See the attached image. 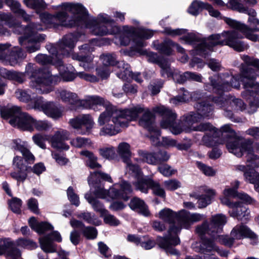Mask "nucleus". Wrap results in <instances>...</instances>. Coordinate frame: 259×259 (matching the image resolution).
Instances as JSON below:
<instances>
[{"mask_svg":"<svg viewBox=\"0 0 259 259\" xmlns=\"http://www.w3.org/2000/svg\"><path fill=\"white\" fill-rule=\"evenodd\" d=\"M25 74L30 79V87L39 94H47L52 92L54 88L51 84L60 80L58 76L52 75L49 71L36 68L31 63L26 65L24 73L10 71L0 67L1 76L20 83L25 80Z\"/></svg>","mask_w":259,"mask_h":259,"instance_id":"5","label":"nucleus"},{"mask_svg":"<svg viewBox=\"0 0 259 259\" xmlns=\"http://www.w3.org/2000/svg\"><path fill=\"white\" fill-rule=\"evenodd\" d=\"M22 203V200L17 197H13L9 201V207L14 212L16 213H20Z\"/></svg>","mask_w":259,"mask_h":259,"instance_id":"60","label":"nucleus"},{"mask_svg":"<svg viewBox=\"0 0 259 259\" xmlns=\"http://www.w3.org/2000/svg\"><path fill=\"white\" fill-rule=\"evenodd\" d=\"M138 154L143 158V160L147 163L153 165L158 164L156 153H150L143 150H139L138 151Z\"/></svg>","mask_w":259,"mask_h":259,"instance_id":"52","label":"nucleus"},{"mask_svg":"<svg viewBox=\"0 0 259 259\" xmlns=\"http://www.w3.org/2000/svg\"><path fill=\"white\" fill-rule=\"evenodd\" d=\"M248 237L254 240L253 244L257 242L256 235L252 232L246 226L242 224L236 225L233 228L230 233V236H218V241L226 246L231 247L235 240H240Z\"/></svg>","mask_w":259,"mask_h":259,"instance_id":"13","label":"nucleus"},{"mask_svg":"<svg viewBox=\"0 0 259 259\" xmlns=\"http://www.w3.org/2000/svg\"><path fill=\"white\" fill-rule=\"evenodd\" d=\"M82 108L98 110V106L105 108V110L99 116L98 124L101 128L99 131L101 136H113L121 132L122 128H126L130 120L137 117V112L141 108L137 107L133 109L117 108L103 97L97 95L86 97Z\"/></svg>","mask_w":259,"mask_h":259,"instance_id":"3","label":"nucleus"},{"mask_svg":"<svg viewBox=\"0 0 259 259\" xmlns=\"http://www.w3.org/2000/svg\"><path fill=\"white\" fill-rule=\"evenodd\" d=\"M62 58H58L57 63L58 70L62 79L65 81H71L77 76V73L74 72V68L73 66L69 65L65 66L62 61Z\"/></svg>","mask_w":259,"mask_h":259,"instance_id":"34","label":"nucleus"},{"mask_svg":"<svg viewBox=\"0 0 259 259\" xmlns=\"http://www.w3.org/2000/svg\"><path fill=\"white\" fill-rule=\"evenodd\" d=\"M118 153L123 158L124 162H126V159L131 156L130 145L125 142H123L119 144L118 146Z\"/></svg>","mask_w":259,"mask_h":259,"instance_id":"53","label":"nucleus"},{"mask_svg":"<svg viewBox=\"0 0 259 259\" xmlns=\"http://www.w3.org/2000/svg\"><path fill=\"white\" fill-rule=\"evenodd\" d=\"M224 21L235 30L225 31L220 34H214L206 38H202L199 34L189 33L180 38L185 43L195 46L197 54L206 55L211 51L214 46H228L238 52H242L248 48V46L240 40L243 36L253 41H259V35L253 32L259 31V21L253 28L230 18L225 17Z\"/></svg>","mask_w":259,"mask_h":259,"instance_id":"2","label":"nucleus"},{"mask_svg":"<svg viewBox=\"0 0 259 259\" xmlns=\"http://www.w3.org/2000/svg\"><path fill=\"white\" fill-rule=\"evenodd\" d=\"M2 118L9 119V123L23 131L32 132L34 130L33 122L34 118L26 112H22L21 108L13 106L6 109L2 112Z\"/></svg>","mask_w":259,"mask_h":259,"instance_id":"11","label":"nucleus"},{"mask_svg":"<svg viewBox=\"0 0 259 259\" xmlns=\"http://www.w3.org/2000/svg\"><path fill=\"white\" fill-rule=\"evenodd\" d=\"M154 48L162 54L169 55L172 52V47H174L175 42L170 39H165L159 43L155 41L153 43Z\"/></svg>","mask_w":259,"mask_h":259,"instance_id":"42","label":"nucleus"},{"mask_svg":"<svg viewBox=\"0 0 259 259\" xmlns=\"http://www.w3.org/2000/svg\"><path fill=\"white\" fill-rule=\"evenodd\" d=\"M206 3H202L200 1H193L188 9L189 13L192 15H197L200 10L205 9Z\"/></svg>","mask_w":259,"mask_h":259,"instance_id":"55","label":"nucleus"},{"mask_svg":"<svg viewBox=\"0 0 259 259\" xmlns=\"http://www.w3.org/2000/svg\"><path fill=\"white\" fill-rule=\"evenodd\" d=\"M84 198L92 206L95 211L100 213L101 217L103 216L104 213L107 212V210L105 209L103 204L100 201L92 197L90 193L85 194Z\"/></svg>","mask_w":259,"mask_h":259,"instance_id":"45","label":"nucleus"},{"mask_svg":"<svg viewBox=\"0 0 259 259\" xmlns=\"http://www.w3.org/2000/svg\"><path fill=\"white\" fill-rule=\"evenodd\" d=\"M253 142L250 139H244L241 137L230 141L226 143L228 151L240 157L243 154H246V162L249 169H253L259 166V156L254 154Z\"/></svg>","mask_w":259,"mask_h":259,"instance_id":"9","label":"nucleus"},{"mask_svg":"<svg viewBox=\"0 0 259 259\" xmlns=\"http://www.w3.org/2000/svg\"><path fill=\"white\" fill-rule=\"evenodd\" d=\"M242 60L245 64H242L239 75L230 76L228 74L218 75V94L228 92L232 88L238 89L240 80L242 82L244 92V98L249 100L251 106L259 107V83L255 81L259 75V60L243 56Z\"/></svg>","mask_w":259,"mask_h":259,"instance_id":"4","label":"nucleus"},{"mask_svg":"<svg viewBox=\"0 0 259 259\" xmlns=\"http://www.w3.org/2000/svg\"><path fill=\"white\" fill-rule=\"evenodd\" d=\"M53 241L59 242L62 241L61 236L58 231H53L51 234L39 239L41 248L47 253L55 252L56 246Z\"/></svg>","mask_w":259,"mask_h":259,"instance_id":"23","label":"nucleus"},{"mask_svg":"<svg viewBox=\"0 0 259 259\" xmlns=\"http://www.w3.org/2000/svg\"><path fill=\"white\" fill-rule=\"evenodd\" d=\"M29 224L33 230L39 234L44 233L45 232L53 229V227L48 223L37 222L34 217H31L29 219Z\"/></svg>","mask_w":259,"mask_h":259,"instance_id":"41","label":"nucleus"},{"mask_svg":"<svg viewBox=\"0 0 259 259\" xmlns=\"http://www.w3.org/2000/svg\"><path fill=\"white\" fill-rule=\"evenodd\" d=\"M152 111L162 116L160 123L161 127L168 128L174 135H179L182 132H204L212 128L209 122H203L194 126L193 124L198 122V116L197 114H187L183 116L182 122L177 123L175 122L177 114L172 110L160 105L154 107Z\"/></svg>","mask_w":259,"mask_h":259,"instance_id":"6","label":"nucleus"},{"mask_svg":"<svg viewBox=\"0 0 259 259\" xmlns=\"http://www.w3.org/2000/svg\"><path fill=\"white\" fill-rule=\"evenodd\" d=\"M34 109L42 111L48 116L54 119H58L62 116L63 110L61 107L54 102L44 101L43 98L40 96L35 101Z\"/></svg>","mask_w":259,"mask_h":259,"instance_id":"17","label":"nucleus"},{"mask_svg":"<svg viewBox=\"0 0 259 259\" xmlns=\"http://www.w3.org/2000/svg\"><path fill=\"white\" fill-rule=\"evenodd\" d=\"M135 32L136 39L135 40V45L132 46L133 50L140 55H145L149 61L154 62L156 60V54L153 52H148L143 49L147 45L144 39L150 38L153 35V31L143 28H135Z\"/></svg>","mask_w":259,"mask_h":259,"instance_id":"15","label":"nucleus"},{"mask_svg":"<svg viewBox=\"0 0 259 259\" xmlns=\"http://www.w3.org/2000/svg\"><path fill=\"white\" fill-rule=\"evenodd\" d=\"M78 33L68 34L64 36L57 47L56 51L59 56H68L75 46V44L78 40Z\"/></svg>","mask_w":259,"mask_h":259,"instance_id":"20","label":"nucleus"},{"mask_svg":"<svg viewBox=\"0 0 259 259\" xmlns=\"http://www.w3.org/2000/svg\"><path fill=\"white\" fill-rule=\"evenodd\" d=\"M126 170L132 176L136 179V181L133 182L136 189L138 190V187L136 185L137 183L139 182L140 185H142L144 181L146 180L147 178L144 177L141 168L137 164L133 163L131 160L126 159Z\"/></svg>","mask_w":259,"mask_h":259,"instance_id":"29","label":"nucleus"},{"mask_svg":"<svg viewBox=\"0 0 259 259\" xmlns=\"http://www.w3.org/2000/svg\"><path fill=\"white\" fill-rule=\"evenodd\" d=\"M80 154L88 158L86 162V165L92 169H99L101 165L97 160L98 158L92 152L88 150H83L80 152Z\"/></svg>","mask_w":259,"mask_h":259,"instance_id":"44","label":"nucleus"},{"mask_svg":"<svg viewBox=\"0 0 259 259\" xmlns=\"http://www.w3.org/2000/svg\"><path fill=\"white\" fill-rule=\"evenodd\" d=\"M69 133L66 130H60L57 131L51 139L52 146L55 148L68 150L69 146L64 143L68 139Z\"/></svg>","mask_w":259,"mask_h":259,"instance_id":"28","label":"nucleus"},{"mask_svg":"<svg viewBox=\"0 0 259 259\" xmlns=\"http://www.w3.org/2000/svg\"><path fill=\"white\" fill-rule=\"evenodd\" d=\"M99 153L101 156L106 159H113L116 157L115 149L112 146L100 148Z\"/></svg>","mask_w":259,"mask_h":259,"instance_id":"58","label":"nucleus"},{"mask_svg":"<svg viewBox=\"0 0 259 259\" xmlns=\"http://www.w3.org/2000/svg\"><path fill=\"white\" fill-rule=\"evenodd\" d=\"M15 95L17 98L21 102L27 103L30 101H33L34 107L35 101L39 97H35L34 94H32L31 91L28 89H18L15 92Z\"/></svg>","mask_w":259,"mask_h":259,"instance_id":"43","label":"nucleus"},{"mask_svg":"<svg viewBox=\"0 0 259 259\" xmlns=\"http://www.w3.org/2000/svg\"><path fill=\"white\" fill-rule=\"evenodd\" d=\"M183 93L182 95H178L171 98L169 100L170 103L176 106L180 104L187 102L189 100V97L190 96L189 93L187 91L184 90V89H183Z\"/></svg>","mask_w":259,"mask_h":259,"instance_id":"57","label":"nucleus"},{"mask_svg":"<svg viewBox=\"0 0 259 259\" xmlns=\"http://www.w3.org/2000/svg\"><path fill=\"white\" fill-rule=\"evenodd\" d=\"M100 59L105 66L117 65V68L119 69V72H120V70L122 69V67L120 68L118 67V63H120V62L117 61L116 56L114 54H103L100 56ZM121 62V61H120V62Z\"/></svg>","mask_w":259,"mask_h":259,"instance_id":"51","label":"nucleus"},{"mask_svg":"<svg viewBox=\"0 0 259 259\" xmlns=\"http://www.w3.org/2000/svg\"><path fill=\"white\" fill-rule=\"evenodd\" d=\"M56 48L54 47H51L49 49V52L52 54V56H49L45 54H39L35 57V61L42 65H47L52 64L57 66L58 58H62L61 57L57 52Z\"/></svg>","mask_w":259,"mask_h":259,"instance_id":"33","label":"nucleus"},{"mask_svg":"<svg viewBox=\"0 0 259 259\" xmlns=\"http://www.w3.org/2000/svg\"><path fill=\"white\" fill-rule=\"evenodd\" d=\"M62 11L56 15L44 13L41 16L42 21L47 24L66 27L84 26L90 29L95 35L104 36L119 33L120 44L127 46L133 39H136L135 28L123 26L122 28L115 24L113 19L106 14H101L96 19H90L87 10L81 4L65 3L58 6Z\"/></svg>","mask_w":259,"mask_h":259,"instance_id":"1","label":"nucleus"},{"mask_svg":"<svg viewBox=\"0 0 259 259\" xmlns=\"http://www.w3.org/2000/svg\"><path fill=\"white\" fill-rule=\"evenodd\" d=\"M245 0H231V7L232 9L236 10L239 12L247 13L250 17L248 18V22L250 23L251 26V28H253L255 25H256L258 22V20L256 19L255 16L256 12L253 9L248 10L242 4V2Z\"/></svg>","mask_w":259,"mask_h":259,"instance_id":"27","label":"nucleus"},{"mask_svg":"<svg viewBox=\"0 0 259 259\" xmlns=\"http://www.w3.org/2000/svg\"><path fill=\"white\" fill-rule=\"evenodd\" d=\"M97 177H101L102 179L108 182H112V179L108 174L102 172L101 171H97L91 173L88 178V183L89 185L93 184L94 182L96 181Z\"/></svg>","mask_w":259,"mask_h":259,"instance_id":"56","label":"nucleus"},{"mask_svg":"<svg viewBox=\"0 0 259 259\" xmlns=\"http://www.w3.org/2000/svg\"><path fill=\"white\" fill-rule=\"evenodd\" d=\"M204 191L206 194L200 196L198 200V207L200 208H204L210 204L212 197L215 194V191L212 189H206Z\"/></svg>","mask_w":259,"mask_h":259,"instance_id":"46","label":"nucleus"},{"mask_svg":"<svg viewBox=\"0 0 259 259\" xmlns=\"http://www.w3.org/2000/svg\"><path fill=\"white\" fill-rule=\"evenodd\" d=\"M227 222V217L223 214L213 215L210 218L209 223L205 221L201 225L197 226L196 228V232L201 236L207 234L214 236L215 234L222 231L223 227Z\"/></svg>","mask_w":259,"mask_h":259,"instance_id":"14","label":"nucleus"},{"mask_svg":"<svg viewBox=\"0 0 259 259\" xmlns=\"http://www.w3.org/2000/svg\"><path fill=\"white\" fill-rule=\"evenodd\" d=\"M2 18L9 23L10 27H14L13 31L15 33H23L25 35V36L19 38V42L21 46H25L27 52L32 53L39 50V43L45 40L46 35L38 34L34 38L28 39L27 37L35 34L38 31L42 30V28L40 25L30 23L24 28L19 22H14V18L10 14L4 15Z\"/></svg>","mask_w":259,"mask_h":259,"instance_id":"8","label":"nucleus"},{"mask_svg":"<svg viewBox=\"0 0 259 259\" xmlns=\"http://www.w3.org/2000/svg\"><path fill=\"white\" fill-rule=\"evenodd\" d=\"M159 218L169 225L168 234L163 237H157L156 243L161 248L163 249L167 253L172 255H179V252L174 248L180 243L178 233L181 231V227L176 224V220L179 221V213L177 214L169 208H164L159 212Z\"/></svg>","mask_w":259,"mask_h":259,"instance_id":"7","label":"nucleus"},{"mask_svg":"<svg viewBox=\"0 0 259 259\" xmlns=\"http://www.w3.org/2000/svg\"><path fill=\"white\" fill-rule=\"evenodd\" d=\"M90 186L91 190L94 188L93 193L96 197L106 199L107 200L121 199L127 201L130 197V195L133 192L131 184L125 181H122L118 184L113 185L108 190H105L101 185L96 184L95 181L94 182L93 184Z\"/></svg>","mask_w":259,"mask_h":259,"instance_id":"10","label":"nucleus"},{"mask_svg":"<svg viewBox=\"0 0 259 259\" xmlns=\"http://www.w3.org/2000/svg\"><path fill=\"white\" fill-rule=\"evenodd\" d=\"M161 68V74L163 77L168 78L173 76L175 73H179L177 71H173L170 67L169 63L165 60H162L159 62Z\"/></svg>","mask_w":259,"mask_h":259,"instance_id":"49","label":"nucleus"},{"mask_svg":"<svg viewBox=\"0 0 259 259\" xmlns=\"http://www.w3.org/2000/svg\"><path fill=\"white\" fill-rule=\"evenodd\" d=\"M12 148L20 151L25 159V161L29 163L33 162L35 159L34 155L27 149V144L20 139L13 140L11 143Z\"/></svg>","mask_w":259,"mask_h":259,"instance_id":"31","label":"nucleus"},{"mask_svg":"<svg viewBox=\"0 0 259 259\" xmlns=\"http://www.w3.org/2000/svg\"><path fill=\"white\" fill-rule=\"evenodd\" d=\"M137 107H140L141 108V110L138 112H137V117L134 118V119H132L130 121L129 123L131 121H134L136 120L139 114L144 112L142 116L141 117V118L139 120V124L141 126H143L144 128H148L149 130L150 129L151 126L153 124V120H154V115L151 113V112L150 111V110L148 108L144 109L143 107L140 105L136 106L135 107H133L130 108H125V109H133L135 108H136Z\"/></svg>","mask_w":259,"mask_h":259,"instance_id":"30","label":"nucleus"},{"mask_svg":"<svg viewBox=\"0 0 259 259\" xmlns=\"http://www.w3.org/2000/svg\"><path fill=\"white\" fill-rule=\"evenodd\" d=\"M173 79L178 83H183L187 80H193L197 82L202 81L201 74L190 71H186L182 74L175 73L173 76Z\"/></svg>","mask_w":259,"mask_h":259,"instance_id":"37","label":"nucleus"},{"mask_svg":"<svg viewBox=\"0 0 259 259\" xmlns=\"http://www.w3.org/2000/svg\"><path fill=\"white\" fill-rule=\"evenodd\" d=\"M165 189L169 191L175 190L181 186V183L176 179H170L163 182Z\"/></svg>","mask_w":259,"mask_h":259,"instance_id":"64","label":"nucleus"},{"mask_svg":"<svg viewBox=\"0 0 259 259\" xmlns=\"http://www.w3.org/2000/svg\"><path fill=\"white\" fill-rule=\"evenodd\" d=\"M202 247L206 251L210 252L212 250L217 251L218 253L222 256H227L228 252L225 251L220 250L214 242L210 239H204L202 241Z\"/></svg>","mask_w":259,"mask_h":259,"instance_id":"50","label":"nucleus"},{"mask_svg":"<svg viewBox=\"0 0 259 259\" xmlns=\"http://www.w3.org/2000/svg\"><path fill=\"white\" fill-rule=\"evenodd\" d=\"M236 204L233 207H229L232 210L229 211L230 214L232 217H236L239 220H241L243 218L247 217L250 211L245 206H244L240 202L237 201L234 203Z\"/></svg>","mask_w":259,"mask_h":259,"instance_id":"38","label":"nucleus"},{"mask_svg":"<svg viewBox=\"0 0 259 259\" xmlns=\"http://www.w3.org/2000/svg\"><path fill=\"white\" fill-rule=\"evenodd\" d=\"M81 126L84 125L85 130H79L78 133L80 135H86L89 133L94 125L93 117L90 114H82L80 115Z\"/></svg>","mask_w":259,"mask_h":259,"instance_id":"47","label":"nucleus"},{"mask_svg":"<svg viewBox=\"0 0 259 259\" xmlns=\"http://www.w3.org/2000/svg\"><path fill=\"white\" fill-rule=\"evenodd\" d=\"M70 144L75 148H81L90 146L91 142L88 138L77 137L72 139L70 141Z\"/></svg>","mask_w":259,"mask_h":259,"instance_id":"54","label":"nucleus"},{"mask_svg":"<svg viewBox=\"0 0 259 259\" xmlns=\"http://www.w3.org/2000/svg\"><path fill=\"white\" fill-rule=\"evenodd\" d=\"M197 167L207 176H213L215 174V171L212 167L207 166L204 163L197 161L196 162Z\"/></svg>","mask_w":259,"mask_h":259,"instance_id":"63","label":"nucleus"},{"mask_svg":"<svg viewBox=\"0 0 259 259\" xmlns=\"http://www.w3.org/2000/svg\"><path fill=\"white\" fill-rule=\"evenodd\" d=\"M13 163V165L19 169V171L11 172V176L16 180L18 182H23L27 177V173H29L30 167L26 165L24 163L23 159L18 156L14 157Z\"/></svg>","mask_w":259,"mask_h":259,"instance_id":"22","label":"nucleus"},{"mask_svg":"<svg viewBox=\"0 0 259 259\" xmlns=\"http://www.w3.org/2000/svg\"><path fill=\"white\" fill-rule=\"evenodd\" d=\"M196 113L191 112L188 114H197L198 116V122L202 117L209 118L212 114L213 107L209 103L205 102H198L196 104Z\"/></svg>","mask_w":259,"mask_h":259,"instance_id":"36","label":"nucleus"},{"mask_svg":"<svg viewBox=\"0 0 259 259\" xmlns=\"http://www.w3.org/2000/svg\"><path fill=\"white\" fill-rule=\"evenodd\" d=\"M245 180L254 185L255 190L259 192V174L253 169H249L244 174Z\"/></svg>","mask_w":259,"mask_h":259,"instance_id":"48","label":"nucleus"},{"mask_svg":"<svg viewBox=\"0 0 259 259\" xmlns=\"http://www.w3.org/2000/svg\"><path fill=\"white\" fill-rule=\"evenodd\" d=\"M118 66L119 68L122 67V69L120 70V72L117 73V75L119 78H121L123 80H126L130 78H132L138 82L140 83L142 81L140 73H133L130 70V67L128 64L125 63L124 61H122L118 63Z\"/></svg>","mask_w":259,"mask_h":259,"instance_id":"32","label":"nucleus"},{"mask_svg":"<svg viewBox=\"0 0 259 259\" xmlns=\"http://www.w3.org/2000/svg\"><path fill=\"white\" fill-rule=\"evenodd\" d=\"M26 57V54L21 49L15 48L7 54L4 62L12 66L19 64Z\"/></svg>","mask_w":259,"mask_h":259,"instance_id":"35","label":"nucleus"},{"mask_svg":"<svg viewBox=\"0 0 259 259\" xmlns=\"http://www.w3.org/2000/svg\"><path fill=\"white\" fill-rule=\"evenodd\" d=\"M215 100V103L222 106L227 107L225 109L224 115L226 117L230 119L234 122H239V120L235 119L233 117L231 110L243 111L246 108V105L239 99H233L223 101L222 97H220L218 100Z\"/></svg>","mask_w":259,"mask_h":259,"instance_id":"19","label":"nucleus"},{"mask_svg":"<svg viewBox=\"0 0 259 259\" xmlns=\"http://www.w3.org/2000/svg\"><path fill=\"white\" fill-rule=\"evenodd\" d=\"M78 218H82L87 223L90 224L99 226L101 224V222L95 218L94 214H92L90 212H85L81 213L77 216Z\"/></svg>","mask_w":259,"mask_h":259,"instance_id":"59","label":"nucleus"},{"mask_svg":"<svg viewBox=\"0 0 259 259\" xmlns=\"http://www.w3.org/2000/svg\"><path fill=\"white\" fill-rule=\"evenodd\" d=\"M142 185H140L139 182L136 183L138 190L142 193H147L149 188L152 190L153 193L158 196L164 197L165 193L164 189L161 187L159 183L153 181L152 179L147 178L144 180Z\"/></svg>","mask_w":259,"mask_h":259,"instance_id":"24","label":"nucleus"},{"mask_svg":"<svg viewBox=\"0 0 259 259\" xmlns=\"http://www.w3.org/2000/svg\"><path fill=\"white\" fill-rule=\"evenodd\" d=\"M230 198H238L248 204L252 203L254 200L248 195L244 193H238L234 189L226 186L223 192V196L220 197L221 203L228 207H233L236 204L232 202Z\"/></svg>","mask_w":259,"mask_h":259,"instance_id":"18","label":"nucleus"},{"mask_svg":"<svg viewBox=\"0 0 259 259\" xmlns=\"http://www.w3.org/2000/svg\"><path fill=\"white\" fill-rule=\"evenodd\" d=\"M96 42V39H93L89 43L78 47L79 53H73L71 55L72 59L78 61L79 65L87 71H91L95 67L93 61L94 56L90 53L95 50V44Z\"/></svg>","mask_w":259,"mask_h":259,"instance_id":"12","label":"nucleus"},{"mask_svg":"<svg viewBox=\"0 0 259 259\" xmlns=\"http://www.w3.org/2000/svg\"><path fill=\"white\" fill-rule=\"evenodd\" d=\"M210 125L212 128L207 130L204 132H206V133L202 140L203 144L207 147H212L218 143V138L223 133H228L234 137V139L230 140L229 141H233L236 138H238V137L236 135L235 132L231 128L230 124H227L224 125L221 127L220 130H218L211 124ZM228 142L229 141L227 142Z\"/></svg>","mask_w":259,"mask_h":259,"instance_id":"16","label":"nucleus"},{"mask_svg":"<svg viewBox=\"0 0 259 259\" xmlns=\"http://www.w3.org/2000/svg\"><path fill=\"white\" fill-rule=\"evenodd\" d=\"M84 237L88 239H95L98 234L97 230L93 227H85L82 229L81 232Z\"/></svg>","mask_w":259,"mask_h":259,"instance_id":"61","label":"nucleus"},{"mask_svg":"<svg viewBox=\"0 0 259 259\" xmlns=\"http://www.w3.org/2000/svg\"><path fill=\"white\" fill-rule=\"evenodd\" d=\"M0 255L6 254L10 257L20 256V251L16 247L15 243L10 238H3L0 241Z\"/></svg>","mask_w":259,"mask_h":259,"instance_id":"26","label":"nucleus"},{"mask_svg":"<svg viewBox=\"0 0 259 259\" xmlns=\"http://www.w3.org/2000/svg\"><path fill=\"white\" fill-rule=\"evenodd\" d=\"M33 142L40 148H46L45 141L47 140V136L41 134H36L32 137Z\"/></svg>","mask_w":259,"mask_h":259,"instance_id":"62","label":"nucleus"},{"mask_svg":"<svg viewBox=\"0 0 259 259\" xmlns=\"http://www.w3.org/2000/svg\"><path fill=\"white\" fill-rule=\"evenodd\" d=\"M56 93L63 102L69 105L71 110H76L81 109V106L83 105V100L80 99L75 93L60 89L57 90Z\"/></svg>","mask_w":259,"mask_h":259,"instance_id":"21","label":"nucleus"},{"mask_svg":"<svg viewBox=\"0 0 259 259\" xmlns=\"http://www.w3.org/2000/svg\"><path fill=\"white\" fill-rule=\"evenodd\" d=\"M5 3L10 8L11 10L18 16H21L25 21L30 20L31 16L25 12L24 10L21 9V5L19 3L15 0H3Z\"/></svg>","mask_w":259,"mask_h":259,"instance_id":"40","label":"nucleus"},{"mask_svg":"<svg viewBox=\"0 0 259 259\" xmlns=\"http://www.w3.org/2000/svg\"><path fill=\"white\" fill-rule=\"evenodd\" d=\"M205 218V217L203 214L191 213L184 209L179 212V222L185 228H188L191 224L199 222Z\"/></svg>","mask_w":259,"mask_h":259,"instance_id":"25","label":"nucleus"},{"mask_svg":"<svg viewBox=\"0 0 259 259\" xmlns=\"http://www.w3.org/2000/svg\"><path fill=\"white\" fill-rule=\"evenodd\" d=\"M130 208L142 215L147 217L150 214L148 207L144 201L138 197H134L131 199L129 204Z\"/></svg>","mask_w":259,"mask_h":259,"instance_id":"39","label":"nucleus"}]
</instances>
